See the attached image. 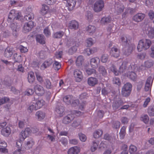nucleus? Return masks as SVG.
Wrapping results in <instances>:
<instances>
[{
  "label": "nucleus",
  "mask_w": 154,
  "mask_h": 154,
  "mask_svg": "<svg viewBox=\"0 0 154 154\" xmlns=\"http://www.w3.org/2000/svg\"><path fill=\"white\" fill-rule=\"evenodd\" d=\"M67 5L68 10H72L75 6L76 1L75 0H67Z\"/></svg>",
  "instance_id": "obj_24"
},
{
  "label": "nucleus",
  "mask_w": 154,
  "mask_h": 154,
  "mask_svg": "<svg viewBox=\"0 0 154 154\" xmlns=\"http://www.w3.org/2000/svg\"><path fill=\"white\" fill-rule=\"evenodd\" d=\"M63 102L67 105L71 104L73 106L78 105L79 103V100L78 99H74V97L72 95H67L63 98Z\"/></svg>",
  "instance_id": "obj_5"
},
{
  "label": "nucleus",
  "mask_w": 154,
  "mask_h": 154,
  "mask_svg": "<svg viewBox=\"0 0 154 154\" xmlns=\"http://www.w3.org/2000/svg\"><path fill=\"white\" fill-rule=\"evenodd\" d=\"M98 144L99 143L96 142L95 141H93V144L91 148V150L92 152H94L95 151L97 147Z\"/></svg>",
  "instance_id": "obj_50"
},
{
  "label": "nucleus",
  "mask_w": 154,
  "mask_h": 154,
  "mask_svg": "<svg viewBox=\"0 0 154 154\" xmlns=\"http://www.w3.org/2000/svg\"><path fill=\"white\" fill-rule=\"evenodd\" d=\"M98 82L97 79L94 77H91L88 79V83L90 86H94Z\"/></svg>",
  "instance_id": "obj_25"
},
{
  "label": "nucleus",
  "mask_w": 154,
  "mask_h": 154,
  "mask_svg": "<svg viewBox=\"0 0 154 154\" xmlns=\"http://www.w3.org/2000/svg\"><path fill=\"white\" fill-rule=\"evenodd\" d=\"M137 148L135 146L132 145L130 146L129 152L131 154H138L137 152Z\"/></svg>",
  "instance_id": "obj_36"
},
{
  "label": "nucleus",
  "mask_w": 154,
  "mask_h": 154,
  "mask_svg": "<svg viewBox=\"0 0 154 154\" xmlns=\"http://www.w3.org/2000/svg\"><path fill=\"white\" fill-rule=\"evenodd\" d=\"M28 82L32 83L34 82L35 80L34 74L33 72L30 71L28 73Z\"/></svg>",
  "instance_id": "obj_30"
},
{
  "label": "nucleus",
  "mask_w": 154,
  "mask_h": 154,
  "mask_svg": "<svg viewBox=\"0 0 154 154\" xmlns=\"http://www.w3.org/2000/svg\"><path fill=\"white\" fill-rule=\"evenodd\" d=\"M77 49V46L75 45V46H73L69 50L68 52L69 54H72L76 51Z\"/></svg>",
  "instance_id": "obj_57"
},
{
  "label": "nucleus",
  "mask_w": 154,
  "mask_h": 154,
  "mask_svg": "<svg viewBox=\"0 0 154 154\" xmlns=\"http://www.w3.org/2000/svg\"><path fill=\"white\" fill-rule=\"evenodd\" d=\"M145 15L142 13H138L135 15L133 17L134 20L136 22L142 21L145 17Z\"/></svg>",
  "instance_id": "obj_18"
},
{
  "label": "nucleus",
  "mask_w": 154,
  "mask_h": 154,
  "mask_svg": "<svg viewBox=\"0 0 154 154\" xmlns=\"http://www.w3.org/2000/svg\"><path fill=\"white\" fill-rule=\"evenodd\" d=\"M11 129L9 127L7 126L3 128L1 130V134L5 137H8L11 134Z\"/></svg>",
  "instance_id": "obj_17"
},
{
  "label": "nucleus",
  "mask_w": 154,
  "mask_h": 154,
  "mask_svg": "<svg viewBox=\"0 0 154 154\" xmlns=\"http://www.w3.org/2000/svg\"><path fill=\"white\" fill-rule=\"evenodd\" d=\"M102 134V131L101 130H98L94 133L93 136L95 138H97L100 137Z\"/></svg>",
  "instance_id": "obj_43"
},
{
  "label": "nucleus",
  "mask_w": 154,
  "mask_h": 154,
  "mask_svg": "<svg viewBox=\"0 0 154 154\" xmlns=\"http://www.w3.org/2000/svg\"><path fill=\"white\" fill-rule=\"evenodd\" d=\"M86 72L88 75H91L93 73H96V70L93 69H87Z\"/></svg>",
  "instance_id": "obj_58"
},
{
  "label": "nucleus",
  "mask_w": 154,
  "mask_h": 154,
  "mask_svg": "<svg viewBox=\"0 0 154 154\" xmlns=\"http://www.w3.org/2000/svg\"><path fill=\"white\" fill-rule=\"evenodd\" d=\"M116 7H117V9L116 10L118 14H119L123 11L124 7L123 5H116L115 7L116 8Z\"/></svg>",
  "instance_id": "obj_49"
},
{
  "label": "nucleus",
  "mask_w": 154,
  "mask_h": 154,
  "mask_svg": "<svg viewBox=\"0 0 154 154\" xmlns=\"http://www.w3.org/2000/svg\"><path fill=\"white\" fill-rule=\"evenodd\" d=\"M13 59L14 60V62H19L22 60L21 56L16 53L14 54Z\"/></svg>",
  "instance_id": "obj_40"
},
{
  "label": "nucleus",
  "mask_w": 154,
  "mask_h": 154,
  "mask_svg": "<svg viewBox=\"0 0 154 154\" xmlns=\"http://www.w3.org/2000/svg\"><path fill=\"white\" fill-rule=\"evenodd\" d=\"M9 99L8 98L4 97V98H0V105L5 103L7 102L8 101Z\"/></svg>",
  "instance_id": "obj_59"
},
{
  "label": "nucleus",
  "mask_w": 154,
  "mask_h": 154,
  "mask_svg": "<svg viewBox=\"0 0 154 154\" xmlns=\"http://www.w3.org/2000/svg\"><path fill=\"white\" fill-rule=\"evenodd\" d=\"M13 22H14V23H12L11 24V29L13 32H17V30L18 29L17 28L18 27V25H17V23H15V22H15L14 21Z\"/></svg>",
  "instance_id": "obj_54"
},
{
  "label": "nucleus",
  "mask_w": 154,
  "mask_h": 154,
  "mask_svg": "<svg viewBox=\"0 0 154 154\" xmlns=\"http://www.w3.org/2000/svg\"><path fill=\"white\" fill-rule=\"evenodd\" d=\"M87 46L91 47L93 44V40L91 38H88L86 40Z\"/></svg>",
  "instance_id": "obj_60"
},
{
  "label": "nucleus",
  "mask_w": 154,
  "mask_h": 154,
  "mask_svg": "<svg viewBox=\"0 0 154 154\" xmlns=\"http://www.w3.org/2000/svg\"><path fill=\"white\" fill-rule=\"evenodd\" d=\"M31 132L32 130L29 128H26L24 130L21 131L19 136V140L17 141L16 142L17 146L19 148L14 151L13 154H22L21 142L24 141L31 133Z\"/></svg>",
  "instance_id": "obj_1"
},
{
  "label": "nucleus",
  "mask_w": 154,
  "mask_h": 154,
  "mask_svg": "<svg viewBox=\"0 0 154 154\" xmlns=\"http://www.w3.org/2000/svg\"><path fill=\"white\" fill-rule=\"evenodd\" d=\"M108 54H103L101 56L100 60L103 63H106L108 60Z\"/></svg>",
  "instance_id": "obj_53"
},
{
  "label": "nucleus",
  "mask_w": 154,
  "mask_h": 154,
  "mask_svg": "<svg viewBox=\"0 0 154 154\" xmlns=\"http://www.w3.org/2000/svg\"><path fill=\"white\" fill-rule=\"evenodd\" d=\"M34 90L35 93L38 96H42L45 93V90L43 87L38 84L34 86Z\"/></svg>",
  "instance_id": "obj_12"
},
{
  "label": "nucleus",
  "mask_w": 154,
  "mask_h": 154,
  "mask_svg": "<svg viewBox=\"0 0 154 154\" xmlns=\"http://www.w3.org/2000/svg\"><path fill=\"white\" fill-rule=\"evenodd\" d=\"M84 58L82 56H79L77 57L76 61V65L79 66H81L84 62Z\"/></svg>",
  "instance_id": "obj_33"
},
{
  "label": "nucleus",
  "mask_w": 154,
  "mask_h": 154,
  "mask_svg": "<svg viewBox=\"0 0 154 154\" xmlns=\"http://www.w3.org/2000/svg\"><path fill=\"white\" fill-rule=\"evenodd\" d=\"M45 103V101L43 100H39L36 101L35 105L37 109H40L42 107Z\"/></svg>",
  "instance_id": "obj_34"
},
{
  "label": "nucleus",
  "mask_w": 154,
  "mask_h": 154,
  "mask_svg": "<svg viewBox=\"0 0 154 154\" xmlns=\"http://www.w3.org/2000/svg\"><path fill=\"white\" fill-rule=\"evenodd\" d=\"M53 63V61L51 59H48L44 62L41 66V68L42 69H44L50 66Z\"/></svg>",
  "instance_id": "obj_20"
},
{
  "label": "nucleus",
  "mask_w": 154,
  "mask_h": 154,
  "mask_svg": "<svg viewBox=\"0 0 154 154\" xmlns=\"http://www.w3.org/2000/svg\"><path fill=\"white\" fill-rule=\"evenodd\" d=\"M45 38L44 36L42 35H38L36 36V40L40 44L44 45L45 43Z\"/></svg>",
  "instance_id": "obj_27"
},
{
  "label": "nucleus",
  "mask_w": 154,
  "mask_h": 154,
  "mask_svg": "<svg viewBox=\"0 0 154 154\" xmlns=\"http://www.w3.org/2000/svg\"><path fill=\"white\" fill-rule=\"evenodd\" d=\"M148 113L150 116H154V105H151L148 107Z\"/></svg>",
  "instance_id": "obj_41"
},
{
  "label": "nucleus",
  "mask_w": 154,
  "mask_h": 154,
  "mask_svg": "<svg viewBox=\"0 0 154 154\" xmlns=\"http://www.w3.org/2000/svg\"><path fill=\"white\" fill-rule=\"evenodd\" d=\"M99 71L104 77H106L107 74L106 70L103 66H100L99 68Z\"/></svg>",
  "instance_id": "obj_37"
},
{
  "label": "nucleus",
  "mask_w": 154,
  "mask_h": 154,
  "mask_svg": "<svg viewBox=\"0 0 154 154\" xmlns=\"http://www.w3.org/2000/svg\"><path fill=\"white\" fill-rule=\"evenodd\" d=\"M123 103V101L120 99L113 104L112 107L113 109H118L120 106L122 105Z\"/></svg>",
  "instance_id": "obj_38"
},
{
  "label": "nucleus",
  "mask_w": 154,
  "mask_h": 154,
  "mask_svg": "<svg viewBox=\"0 0 154 154\" xmlns=\"http://www.w3.org/2000/svg\"><path fill=\"white\" fill-rule=\"evenodd\" d=\"M56 111L60 115V116H62L64 111V107L62 106H60L58 108L56 109Z\"/></svg>",
  "instance_id": "obj_51"
},
{
  "label": "nucleus",
  "mask_w": 154,
  "mask_h": 154,
  "mask_svg": "<svg viewBox=\"0 0 154 154\" xmlns=\"http://www.w3.org/2000/svg\"><path fill=\"white\" fill-rule=\"evenodd\" d=\"M111 20V18L110 16H108L107 17H103L101 20L100 23L102 24H105L110 22Z\"/></svg>",
  "instance_id": "obj_31"
},
{
  "label": "nucleus",
  "mask_w": 154,
  "mask_h": 154,
  "mask_svg": "<svg viewBox=\"0 0 154 154\" xmlns=\"http://www.w3.org/2000/svg\"><path fill=\"white\" fill-rule=\"evenodd\" d=\"M127 62L126 61L123 62L122 64L119 68V70L117 71L116 66L112 65L110 67V69L116 75H118L119 73H123L127 68Z\"/></svg>",
  "instance_id": "obj_9"
},
{
  "label": "nucleus",
  "mask_w": 154,
  "mask_h": 154,
  "mask_svg": "<svg viewBox=\"0 0 154 154\" xmlns=\"http://www.w3.org/2000/svg\"><path fill=\"white\" fill-rule=\"evenodd\" d=\"M64 32L60 31L54 33L53 35V37L56 38H61L64 34Z\"/></svg>",
  "instance_id": "obj_35"
},
{
  "label": "nucleus",
  "mask_w": 154,
  "mask_h": 154,
  "mask_svg": "<svg viewBox=\"0 0 154 154\" xmlns=\"http://www.w3.org/2000/svg\"><path fill=\"white\" fill-rule=\"evenodd\" d=\"M34 93V91L32 89H27L25 91V94L27 96L31 95Z\"/></svg>",
  "instance_id": "obj_62"
},
{
  "label": "nucleus",
  "mask_w": 154,
  "mask_h": 154,
  "mask_svg": "<svg viewBox=\"0 0 154 154\" xmlns=\"http://www.w3.org/2000/svg\"><path fill=\"white\" fill-rule=\"evenodd\" d=\"M113 81L114 84H116L119 86L121 84V81L119 79L116 77H115L113 78Z\"/></svg>",
  "instance_id": "obj_63"
},
{
  "label": "nucleus",
  "mask_w": 154,
  "mask_h": 154,
  "mask_svg": "<svg viewBox=\"0 0 154 154\" xmlns=\"http://www.w3.org/2000/svg\"><path fill=\"white\" fill-rule=\"evenodd\" d=\"M34 23L32 21H29L25 23L23 26V30L25 33L29 32L34 27Z\"/></svg>",
  "instance_id": "obj_11"
},
{
  "label": "nucleus",
  "mask_w": 154,
  "mask_h": 154,
  "mask_svg": "<svg viewBox=\"0 0 154 154\" xmlns=\"http://www.w3.org/2000/svg\"><path fill=\"white\" fill-rule=\"evenodd\" d=\"M126 127L125 126H123L121 128L119 133L120 137L121 139H123L124 137L125 134V130Z\"/></svg>",
  "instance_id": "obj_39"
},
{
  "label": "nucleus",
  "mask_w": 154,
  "mask_h": 154,
  "mask_svg": "<svg viewBox=\"0 0 154 154\" xmlns=\"http://www.w3.org/2000/svg\"><path fill=\"white\" fill-rule=\"evenodd\" d=\"M140 119L145 123L147 124L149 121V117L147 115H144L141 116Z\"/></svg>",
  "instance_id": "obj_45"
},
{
  "label": "nucleus",
  "mask_w": 154,
  "mask_h": 154,
  "mask_svg": "<svg viewBox=\"0 0 154 154\" xmlns=\"http://www.w3.org/2000/svg\"><path fill=\"white\" fill-rule=\"evenodd\" d=\"M87 54L88 56H89L91 54H93L97 51V49L96 48H93L92 49H90L89 48H87L86 50Z\"/></svg>",
  "instance_id": "obj_48"
},
{
  "label": "nucleus",
  "mask_w": 154,
  "mask_h": 154,
  "mask_svg": "<svg viewBox=\"0 0 154 154\" xmlns=\"http://www.w3.org/2000/svg\"><path fill=\"white\" fill-rule=\"evenodd\" d=\"M13 54L12 49L9 47H8L5 50L4 55L7 58L11 57Z\"/></svg>",
  "instance_id": "obj_23"
},
{
  "label": "nucleus",
  "mask_w": 154,
  "mask_h": 154,
  "mask_svg": "<svg viewBox=\"0 0 154 154\" xmlns=\"http://www.w3.org/2000/svg\"><path fill=\"white\" fill-rule=\"evenodd\" d=\"M26 15L24 17V18L26 20H32L34 19V15L33 13L32 12L31 8H28L26 10Z\"/></svg>",
  "instance_id": "obj_16"
},
{
  "label": "nucleus",
  "mask_w": 154,
  "mask_h": 154,
  "mask_svg": "<svg viewBox=\"0 0 154 154\" xmlns=\"http://www.w3.org/2000/svg\"><path fill=\"white\" fill-rule=\"evenodd\" d=\"M72 114H69L65 117L63 120V122L65 124H67L70 123L76 116H79L82 115V113L79 111L74 110Z\"/></svg>",
  "instance_id": "obj_7"
},
{
  "label": "nucleus",
  "mask_w": 154,
  "mask_h": 154,
  "mask_svg": "<svg viewBox=\"0 0 154 154\" xmlns=\"http://www.w3.org/2000/svg\"><path fill=\"white\" fill-rule=\"evenodd\" d=\"M120 50L116 46L114 45L111 49L110 54V55L114 57L117 58L120 55Z\"/></svg>",
  "instance_id": "obj_13"
},
{
  "label": "nucleus",
  "mask_w": 154,
  "mask_h": 154,
  "mask_svg": "<svg viewBox=\"0 0 154 154\" xmlns=\"http://www.w3.org/2000/svg\"><path fill=\"white\" fill-rule=\"evenodd\" d=\"M80 151V148L77 146L72 147L69 148L68 151V154H78Z\"/></svg>",
  "instance_id": "obj_21"
},
{
  "label": "nucleus",
  "mask_w": 154,
  "mask_h": 154,
  "mask_svg": "<svg viewBox=\"0 0 154 154\" xmlns=\"http://www.w3.org/2000/svg\"><path fill=\"white\" fill-rule=\"evenodd\" d=\"M22 17L21 13L14 10H11L8 15V22L11 23L14 21L19 20Z\"/></svg>",
  "instance_id": "obj_4"
},
{
  "label": "nucleus",
  "mask_w": 154,
  "mask_h": 154,
  "mask_svg": "<svg viewBox=\"0 0 154 154\" xmlns=\"http://www.w3.org/2000/svg\"><path fill=\"white\" fill-rule=\"evenodd\" d=\"M63 54L62 51H58L56 52L55 54V57L57 59H60L61 58Z\"/></svg>",
  "instance_id": "obj_64"
},
{
  "label": "nucleus",
  "mask_w": 154,
  "mask_h": 154,
  "mask_svg": "<svg viewBox=\"0 0 154 154\" xmlns=\"http://www.w3.org/2000/svg\"><path fill=\"white\" fill-rule=\"evenodd\" d=\"M45 113L42 111H38L35 114V116L39 121L42 120L45 117Z\"/></svg>",
  "instance_id": "obj_29"
},
{
  "label": "nucleus",
  "mask_w": 154,
  "mask_h": 154,
  "mask_svg": "<svg viewBox=\"0 0 154 154\" xmlns=\"http://www.w3.org/2000/svg\"><path fill=\"white\" fill-rule=\"evenodd\" d=\"M132 86L129 83H127L125 84L122 89L121 94L125 97H128L130 94Z\"/></svg>",
  "instance_id": "obj_8"
},
{
  "label": "nucleus",
  "mask_w": 154,
  "mask_h": 154,
  "mask_svg": "<svg viewBox=\"0 0 154 154\" xmlns=\"http://www.w3.org/2000/svg\"><path fill=\"white\" fill-rule=\"evenodd\" d=\"M104 139L109 141L110 143H113L115 141V139L110 137L108 134H106L104 135Z\"/></svg>",
  "instance_id": "obj_42"
},
{
  "label": "nucleus",
  "mask_w": 154,
  "mask_h": 154,
  "mask_svg": "<svg viewBox=\"0 0 154 154\" xmlns=\"http://www.w3.org/2000/svg\"><path fill=\"white\" fill-rule=\"evenodd\" d=\"M152 44L151 41L148 39L140 40L137 46V49L138 51H145L148 49Z\"/></svg>",
  "instance_id": "obj_3"
},
{
  "label": "nucleus",
  "mask_w": 154,
  "mask_h": 154,
  "mask_svg": "<svg viewBox=\"0 0 154 154\" xmlns=\"http://www.w3.org/2000/svg\"><path fill=\"white\" fill-rule=\"evenodd\" d=\"M153 81V79H152L151 76L149 77L146 82L145 87V90L146 91H149L152 85Z\"/></svg>",
  "instance_id": "obj_19"
},
{
  "label": "nucleus",
  "mask_w": 154,
  "mask_h": 154,
  "mask_svg": "<svg viewBox=\"0 0 154 154\" xmlns=\"http://www.w3.org/2000/svg\"><path fill=\"white\" fill-rule=\"evenodd\" d=\"M44 86L48 89H51L52 87L51 83L50 80L45 79L44 82Z\"/></svg>",
  "instance_id": "obj_47"
},
{
  "label": "nucleus",
  "mask_w": 154,
  "mask_h": 154,
  "mask_svg": "<svg viewBox=\"0 0 154 154\" xmlns=\"http://www.w3.org/2000/svg\"><path fill=\"white\" fill-rule=\"evenodd\" d=\"M100 62V59L98 57H96L91 58L90 60V64L93 68H96Z\"/></svg>",
  "instance_id": "obj_14"
},
{
  "label": "nucleus",
  "mask_w": 154,
  "mask_h": 154,
  "mask_svg": "<svg viewBox=\"0 0 154 154\" xmlns=\"http://www.w3.org/2000/svg\"><path fill=\"white\" fill-rule=\"evenodd\" d=\"M86 30L90 35H92L95 31L96 27L93 26L89 25L86 29Z\"/></svg>",
  "instance_id": "obj_32"
},
{
  "label": "nucleus",
  "mask_w": 154,
  "mask_h": 154,
  "mask_svg": "<svg viewBox=\"0 0 154 154\" xmlns=\"http://www.w3.org/2000/svg\"><path fill=\"white\" fill-rule=\"evenodd\" d=\"M36 79L40 83H42L43 82V78L42 77L41 75L38 72L35 73Z\"/></svg>",
  "instance_id": "obj_56"
},
{
  "label": "nucleus",
  "mask_w": 154,
  "mask_h": 154,
  "mask_svg": "<svg viewBox=\"0 0 154 154\" xmlns=\"http://www.w3.org/2000/svg\"><path fill=\"white\" fill-rule=\"evenodd\" d=\"M74 76L76 82H80L82 79L83 76L82 72L79 70L75 69L74 72Z\"/></svg>",
  "instance_id": "obj_15"
},
{
  "label": "nucleus",
  "mask_w": 154,
  "mask_h": 154,
  "mask_svg": "<svg viewBox=\"0 0 154 154\" xmlns=\"http://www.w3.org/2000/svg\"><path fill=\"white\" fill-rule=\"evenodd\" d=\"M38 110L36 106L35 105V103H33L32 105H30L28 108V110L29 112H31L34 110Z\"/></svg>",
  "instance_id": "obj_52"
},
{
  "label": "nucleus",
  "mask_w": 154,
  "mask_h": 154,
  "mask_svg": "<svg viewBox=\"0 0 154 154\" xmlns=\"http://www.w3.org/2000/svg\"><path fill=\"white\" fill-rule=\"evenodd\" d=\"M78 23L75 20H72L69 23V27L71 29H77L79 27Z\"/></svg>",
  "instance_id": "obj_28"
},
{
  "label": "nucleus",
  "mask_w": 154,
  "mask_h": 154,
  "mask_svg": "<svg viewBox=\"0 0 154 154\" xmlns=\"http://www.w3.org/2000/svg\"><path fill=\"white\" fill-rule=\"evenodd\" d=\"M144 66L147 68H150L153 65V63L152 60L147 61L144 63Z\"/></svg>",
  "instance_id": "obj_55"
},
{
  "label": "nucleus",
  "mask_w": 154,
  "mask_h": 154,
  "mask_svg": "<svg viewBox=\"0 0 154 154\" xmlns=\"http://www.w3.org/2000/svg\"><path fill=\"white\" fill-rule=\"evenodd\" d=\"M61 65L56 60L54 61L53 67L55 70H58L61 68Z\"/></svg>",
  "instance_id": "obj_46"
},
{
  "label": "nucleus",
  "mask_w": 154,
  "mask_h": 154,
  "mask_svg": "<svg viewBox=\"0 0 154 154\" xmlns=\"http://www.w3.org/2000/svg\"><path fill=\"white\" fill-rule=\"evenodd\" d=\"M40 13L43 15L49 13L50 14L49 7L46 5H42Z\"/></svg>",
  "instance_id": "obj_26"
},
{
  "label": "nucleus",
  "mask_w": 154,
  "mask_h": 154,
  "mask_svg": "<svg viewBox=\"0 0 154 154\" xmlns=\"http://www.w3.org/2000/svg\"><path fill=\"white\" fill-rule=\"evenodd\" d=\"M34 143L33 140L31 138H29L27 142L25 143L24 147L26 149H29L32 148Z\"/></svg>",
  "instance_id": "obj_22"
},
{
  "label": "nucleus",
  "mask_w": 154,
  "mask_h": 154,
  "mask_svg": "<svg viewBox=\"0 0 154 154\" xmlns=\"http://www.w3.org/2000/svg\"><path fill=\"white\" fill-rule=\"evenodd\" d=\"M142 30L144 33H146L148 37L150 38H154V28L152 27L149 24H144L142 26Z\"/></svg>",
  "instance_id": "obj_6"
},
{
  "label": "nucleus",
  "mask_w": 154,
  "mask_h": 154,
  "mask_svg": "<svg viewBox=\"0 0 154 154\" xmlns=\"http://www.w3.org/2000/svg\"><path fill=\"white\" fill-rule=\"evenodd\" d=\"M120 41L122 45L125 46L123 49L124 54L127 56L129 55L135 48L134 45H129L127 38L125 36H123L121 38Z\"/></svg>",
  "instance_id": "obj_2"
},
{
  "label": "nucleus",
  "mask_w": 154,
  "mask_h": 154,
  "mask_svg": "<svg viewBox=\"0 0 154 154\" xmlns=\"http://www.w3.org/2000/svg\"><path fill=\"white\" fill-rule=\"evenodd\" d=\"M128 77L132 80L135 81L136 79L137 75L134 72H129L128 73Z\"/></svg>",
  "instance_id": "obj_44"
},
{
  "label": "nucleus",
  "mask_w": 154,
  "mask_h": 154,
  "mask_svg": "<svg viewBox=\"0 0 154 154\" xmlns=\"http://www.w3.org/2000/svg\"><path fill=\"white\" fill-rule=\"evenodd\" d=\"M104 7V2L102 0L97 1L94 5V10L97 12H98L102 10Z\"/></svg>",
  "instance_id": "obj_10"
},
{
  "label": "nucleus",
  "mask_w": 154,
  "mask_h": 154,
  "mask_svg": "<svg viewBox=\"0 0 154 154\" xmlns=\"http://www.w3.org/2000/svg\"><path fill=\"white\" fill-rule=\"evenodd\" d=\"M79 136L80 140L82 141L85 142L87 138L85 134L80 133L79 134Z\"/></svg>",
  "instance_id": "obj_61"
}]
</instances>
